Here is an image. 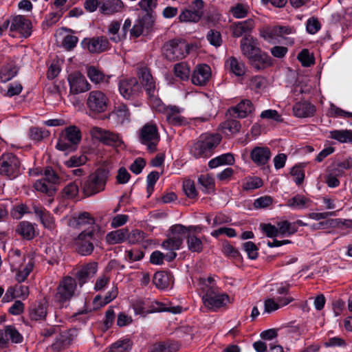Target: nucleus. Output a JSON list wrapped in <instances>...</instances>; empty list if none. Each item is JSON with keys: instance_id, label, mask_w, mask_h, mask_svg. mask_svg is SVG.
Segmentation results:
<instances>
[{"instance_id": "obj_27", "label": "nucleus", "mask_w": 352, "mask_h": 352, "mask_svg": "<svg viewBox=\"0 0 352 352\" xmlns=\"http://www.w3.org/2000/svg\"><path fill=\"white\" fill-rule=\"evenodd\" d=\"M254 111V105L248 99L242 100L235 107H230L228 112L230 114H237V118H245Z\"/></svg>"}, {"instance_id": "obj_40", "label": "nucleus", "mask_w": 352, "mask_h": 352, "mask_svg": "<svg viewBox=\"0 0 352 352\" xmlns=\"http://www.w3.org/2000/svg\"><path fill=\"white\" fill-rule=\"evenodd\" d=\"M290 285L286 283H276L271 285L270 292V296L274 298L282 297H290L289 293Z\"/></svg>"}, {"instance_id": "obj_37", "label": "nucleus", "mask_w": 352, "mask_h": 352, "mask_svg": "<svg viewBox=\"0 0 352 352\" xmlns=\"http://www.w3.org/2000/svg\"><path fill=\"white\" fill-rule=\"evenodd\" d=\"M226 67L236 76H242L245 73V67L242 61L235 57H230L226 62Z\"/></svg>"}, {"instance_id": "obj_2", "label": "nucleus", "mask_w": 352, "mask_h": 352, "mask_svg": "<svg viewBox=\"0 0 352 352\" xmlns=\"http://www.w3.org/2000/svg\"><path fill=\"white\" fill-rule=\"evenodd\" d=\"M109 177V171L106 168H98L80 182V189L83 195L91 197L105 189Z\"/></svg>"}, {"instance_id": "obj_25", "label": "nucleus", "mask_w": 352, "mask_h": 352, "mask_svg": "<svg viewBox=\"0 0 352 352\" xmlns=\"http://www.w3.org/2000/svg\"><path fill=\"white\" fill-rule=\"evenodd\" d=\"M32 208L34 213L39 218L41 223L45 228L51 230L54 229V219L44 207L33 204Z\"/></svg>"}, {"instance_id": "obj_6", "label": "nucleus", "mask_w": 352, "mask_h": 352, "mask_svg": "<svg viewBox=\"0 0 352 352\" xmlns=\"http://www.w3.org/2000/svg\"><path fill=\"white\" fill-rule=\"evenodd\" d=\"M21 174V162L16 155L4 153L0 157V175L12 179Z\"/></svg>"}, {"instance_id": "obj_62", "label": "nucleus", "mask_w": 352, "mask_h": 352, "mask_svg": "<svg viewBox=\"0 0 352 352\" xmlns=\"http://www.w3.org/2000/svg\"><path fill=\"white\" fill-rule=\"evenodd\" d=\"M261 118L263 119L272 120L276 122H283V119L276 110L267 109L262 111Z\"/></svg>"}, {"instance_id": "obj_26", "label": "nucleus", "mask_w": 352, "mask_h": 352, "mask_svg": "<svg viewBox=\"0 0 352 352\" xmlns=\"http://www.w3.org/2000/svg\"><path fill=\"white\" fill-rule=\"evenodd\" d=\"M271 151L266 146H256L250 153V158L257 166L265 165L271 157Z\"/></svg>"}, {"instance_id": "obj_13", "label": "nucleus", "mask_w": 352, "mask_h": 352, "mask_svg": "<svg viewBox=\"0 0 352 352\" xmlns=\"http://www.w3.org/2000/svg\"><path fill=\"white\" fill-rule=\"evenodd\" d=\"M89 133L93 138L107 146H119L122 143L118 134L98 126H92Z\"/></svg>"}, {"instance_id": "obj_58", "label": "nucleus", "mask_w": 352, "mask_h": 352, "mask_svg": "<svg viewBox=\"0 0 352 352\" xmlns=\"http://www.w3.org/2000/svg\"><path fill=\"white\" fill-rule=\"evenodd\" d=\"M298 60L301 63L304 67H309L314 64V59L313 56L309 53L307 49L302 50L298 55Z\"/></svg>"}, {"instance_id": "obj_20", "label": "nucleus", "mask_w": 352, "mask_h": 352, "mask_svg": "<svg viewBox=\"0 0 352 352\" xmlns=\"http://www.w3.org/2000/svg\"><path fill=\"white\" fill-rule=\"evenodd\" d=\"M81 44L84 48H87L92 54H100L109 48V42L104 36L86 38Z\"/></svg>"}, {"instance_id": "obj_33", "label": "nucleus", "mask_w": 352, "mask_h": 352, "mask_svg": "<svg viewBox=\"0 0 352 352\" xmlns=\"http://www.w3.org/2000/svg\"><path fill=\"white\" fill-rule=\"evenodd\" d=\"M254 25V21L252 19L234 23L231 25L232 35L234 37H240L245 34H248L252 31Z\"/></svg>"}, {"instance_id": "obj_4", "label": "nucleus", "mask_w": 352, "mask_h": 352, "mask_svg": "<svg viewBox=\"0 0 352 352\" xmlns=\"http://www.w3.org/2000/svg\"><path fill=\"white\" fill-rule=\"evenodd\" d=\"M80 140V129L76 126H69L59 135L56 148L59 151L70 153L76 151Z\"/></svg>"}, {"instance_id": "obj_44", "label": "nucleus", "mask_w": 352, "mask_h": 352, "mask_svg": "<svg viewBox=\"0 0 352 352\" xmlns=\"http://www.w3.org/2000/svg\"><path fill=\"white\" fill-rule=\"evenodd\" d=\"M330 138L341 143L352 144V130H334L330 131Z\"/></svg>"}, {"instance_id": "obj_11", "label": "nucleus", "mask_w": 352, "mask_h": 352, "mask_svg": "<svg viewBox=\"0 0 352 352\" xmlns=\"http://www.w3.org/2000/svg\"><path fill=\"white\" fill-rule=\"evenodd\" d=\"M296 30L294 27L285 25H274L267 27L261 32V36L265 40L270 41L277 37L282 38L286 41L287 44L294 43V38L287 36L294 34Z\"/></svg>"}, {"instance_id": "obj_30", "label": "nucleus", "mask_w": 352, "mask_h": 352, "mask_svg": "<svg viewBox=\"0 0 352 352\" xmlns=\"http://www.w3.org/2000/svg\"><path fill=\"white\" fill-rule=\"evenodd\" d=\"M153 23L154 20L152 14H144L136 21L131 30V34L136 38L140 36L143 33L144 30H148Z\"/></svg>"}, {"instance_id": "obj_16", "label": "nucleus", "mask_w": 352, "mask_h": 352, "mask_svg": "<svg viewBox=\"0 0 352 352\" xmlns=\"http://www.w3.org/2000/svg\"><path fill=\"white\" fill-rule=\"evenodd\" d=\"M94 229L83 230L79 234L76 240V250L82 256H87L90 255L93 252L94 249Z\"/></svg>"}, {"instance_id": "obj_51", "label": "nucleus", "mask_w": 352, "mask_h": 352, "mask_svg": "<svg viewBox=\"0 0 352 352\" xmlns=\"http://www.w3.org/2000/svg\"><path fill=\"white\" fill-rule=\"evenodd\" d=\"M309 202L310 200L309 199L302 195H297L289 199L287 205L296 209H304L308 207V203Z\"/></svg>"}, {"instance_id": "obj_9", "label": "nucleus", "mask_w": 352, "mask_h": 352, "mask_svg": "<svg viewBox=\"0 0 352 352\" xmlns=\"http://www.w3.org/2000/svg\"><path fill=\"white\" fill-rule=\"evenodd\" d=\"M186 236V227L182 224L172 226L167 234V239L162 243V247L167 250H177Z\"/></svg>"}, {"instance_id": "obj_23", "label": "nucleus", "mask_w": 352, "mask_h": 352, "mask_svg": "<svg viewBox=\"0 0 352 352\" xmlns=\"http://www.w3.org/2000/svg\"><path fill=\"white\" fill-rule=\"evenodd\" d=\"M97 270L98 264L96 262L89 263L82 265L75 274L79 285L82 287L91 278L96 274Z\"/></svg>"}, {"instance_id": "obj_61", "label": "nucleus", "mask_w": 352, "mask_h": 352, "mask_svg": "<svg viewBox=\"0 0 352 352\" xmlns=\"http://www.w3.org/2000/svg\"><path fill=\"white\" fill-rule=\"evenodd\" d=\"M243 248L247 253L249 258L254 260L258 257V248L252 241H248L243 244Z\"/></svg>"}, {"instance_id": "obj_34", "label": "nucleus", "mask_w": 352, "mask_h": 352, "mask_svg": "<svg viewBox=\"0 0 352 352\" xmlns=\"http://www.w3.org/2000/svg\"><path fill=\"white\" fill-rule=\"evenodd\" d=\"M181 109L176 106H168L165 109L167 121L173 125L179 126L186 122L185 118L180 115Z\"/></svg>"}, {"instance_id": "obj_49", "label": "nucleus", "mask_w": 352, "mask_h": 352, "mask_svg": "<svg viewBox=\"0 0 352 352\" xmlns=\"http://www.w3.org/2000/svg\"><path fill=\"white\" fill-rule=\"evenodd\" d=\"M132 343L129 340H119L112 344L106 352H130Z\"/></svg>"}, {"instance_id": "obj_50", "label": "nucleus", "mask_w": 352, "mask_h": 352, "mask_svg": "<svg viewBox=\"0 0 352 352\" xmlns=\"http://www.w3.org/2000/svg\"><path fill=\"white\" fill-rule=\"evenodd\" d=\"M188 248L192 252H201L203 250V243L199 238L193 234L188 233L187 236Z\"/></svg>"}, {"instance_id": "obj_41", "label": "nucleus", "mask_w": 352, "mask_h": 352, "mask_svg": "<svg viewBox=\"0 0 352 352\" xmlns=\"http://www.w3.org/2000/svg\"><path fill=\"white\" fill-rule=\"evenodd\" d=\"M234 162V158L231 153H225L216 157L208 162V166L210 168H214L221 165H232Z\"/></svg>"}, {"instance_id": "obj_3", "label": "nucleus", "mask_w": 352, "mask_h": 352, "mask_svg": "<svg viewBox=\"0 0 352 352\" xmlns=\"http://www.w3.org/2000/svg\"><path fill=\"white\" fill-rule=\"evenodd\" d=\"M221 140V138L218 134H202L190 146V153L196 159H207L212 155Z\"/></svg>"}, {"instance_id": "obj_43", "label": "nucleus", "mask_w": 352, "mask_h": 352, "mask_svg": "<svg viewBox=\"0 0 352 352\" xmlns=\"http://www.w3.org/2000/svg\"><path fill=\"white\" fill-rule=\"evenodd\" d=\"M128 236V230L120 229L107 234L106 239L109 244L120 243L125 241Z\"/></svg>"}, {"instance_id": "obj_46", "label": "nucleus", "mask_w": 352, "mask_h": 352, "mask_svg": "<svg viewBox=\"0 0 352 352\" xmlns=\"http://www.w3.org/2000/svg\"><path fill=\"white\" fill-rule=\"evenodd\" d=\"M113 113L116 116L117 122L124 124L130 120L131 113L126 105L121 104L115 107Z\"/></svg>"}, {"instance_id": "obj_52", "label": "nucleus", "mask_w": 352, "mask_h": 352, "mask_svg": "<svg viewBox=\"0 0 352 352\" xmlns=\"http://www.w3.org/2000/svg\"><path fill=\"white\" fill-rule=\"evenodd\" d=\"M34 187L36 190L45 193L49 197L52 196L55 192L54 186L52 184H50L47 183L43 178L36 180L34 184Z\"/></svg>"}, {"instance_id": "obj_8", "label": "nucleus", "mask_w": 352, "mask_h": 352, "mask_svg": "<svg viewBox=\"0 0 352 352\" xmlns=\"http://www.w3.org/2000/svg\"><path fill=\"white\" fill-rule=\"evenodd\" d=\"M163 54L170 61H175L184 58L189 53L187 43L180 39H173L164 43Z\"/></svg>"}, {"instance_id": "obj_53", "label": "nucleus", "mask_w": 352, "mask_h": 352, "mask_svg": "<svg viewBox=\"0 0 352 352\" xmlns=\"http://www.w3.org/2000/svg\"><path fill=\"white\" fill-rule=\"evenodd\" d=\"M151 307L152 309L150 310V313L167 311L173 314H179L182 310L180 306L167 307L164 303L160 302H154Z\"/></svg>"}, {"instance_id": "obj_32", "label": "nucleus", "mask_w": 352, "mask_h": 352, "mask_svg": "<svg viewBox=\"0 0 352 352\" xmlns=\"http://www.w3.org/2000/svg\"><path fill=\"white\" fill-rule=\"evenodd\" d=\"M292 297H282L278 298H267L264 302L265 311L270 313L272 311L278 309L280 307L286 306L292 301H294Z\"/></svg>"}, {"instance_id": "obj_10", "label": "nucleus", "mask_w": 352, "mask_h": 352, "mask_svg": "<svg viewBox=\"0 0 352 352\" xmlns=\"http://www.w3.org/2000/svg\"><path fill=\"white\" fill-rule=\"evenodd\" d=\"M138 74L141 80V83L144 87L151 105L154 107H159L160 106L161 100L157 95V91L156 89L155 82L149 69L146 67L141 68Z\"/></svg>"}, {"instance_id": "obj_63", "label": "nucleus", "mask_w": 352, "mask_h": 352, "mask_svg": "<svg viewBox=\"0 0 352 352\" xmlns=\"http://www.w3.org/2000/svg\"><path fill=\"white\" fill-rule=\"evenodd\" d=\"M157 5V0H140L138 3L140 8L146 12L145 14H151Z\"/></svg>"}, {"instance_id": "obj_38", "label": "nucleus", "mask_w": 352, "mask_h": 352, "mask_svg": "<svg viewBox=\"0 0 352 352\" xmlns=\"http://www.w3.org/2000/svg\"><path fill=\"white\" fill-rule=\"evenodd\" d=\"M31 320H43L47 316V305L41 302L33 304L29 309Z\"/></svg>"}, {"instance_id": "obj_17", "label": "nucleus", "mask_w": 352, "mask_h": 352, "mask_svg": "<svg viewBox=\"0 0 352 352\" xmlns=\"http://www.w3.org/2000/svg\"><path fill=\"white\" fill-rule=\"evenodd\" d=\"M23 340V336L12 325H8L0 329V349L8 348L10 342L19 344L21 343Z\"/></svg>"}, {"instance_id": "obj_18", "label": "nucleus", "mask_w": 352, "mask_h": 352, "mask_svg": "<svg viewBox=\"0 0 352 352\" xmlns=\"http://www.w3.org/2000/svg\"><path fill=\"white\" fill-rule=\"evenodd\" d=\"M67 80L69 84L70 92L78 94L91 89L90 84L80 72H74L68 75Z\"/></svg>"}, {"instance_id": "obj_1", "label": "nucleus", "mask_w": 352, "mask_h": 352, "mask_svg": "<svg viewBox=\"0 0 352 352\" xmlns=\"http://www.w3.org/2000/svg\"><path fill=\"white\" fill-rule=\"evenodd\" d=\"M199 286L203 293V303L208 309L215 311L230 302L229 296L221 292L212 277L199 278Z\"/></svg>"}, {"instance_id": "obj_7", "label": "nucleus", "mask_w": 352, "mask_h": 352, "mask_svg": "<svg viewBox=\"0 0 352 352\" xmlns=\"http://www.w3.org/2000/svg\"><path fill=\"white\" fill-rule=\"evenodd\" d=\"M139 140L146 146L149 153H153L157 151V146L160 140L157 126L152 123L144 124L140 130Z\"/></svg>"}, {"instance_id": "obj_42", "label": "nucleus", "mask_w": 352, "mask_h": 352, "mask_svg": "<svg viewBox=\"0 0 352 352\" xmlns=\"http://www.w3.org/2000/svg\"><path fill=\"white\" fill-rule=\"evenodd\" d=\"M18 72V68L14 63H8L3 65L0 72V79L6 82L14 78Z\"/></svg>"}, {"instance_id": "obj_55", "label": "nucleus", "mask_w": 352, "mask_h": 352, "mask_svg": "<svg viewBox=\"0 0 352 352\" xmlns=\"http://www.w3.org/2000/svg\"><path fill=\"white\" fill-rule=\"evenodd\" d=\"M249 11V7L243 3H237L236 6L230 8V12L236 19H241L247 16Z\"/></svg>"}, {"instance_id": "obj_12", "label": "nucleus", "mask_w": 352, "mask_h": 352, "mask_svg": "<svg viewBox=\"0 0 352 352\" xmlns=\"http://www.w3.org/2000/svg\"><path fill=\"white\" fill-rule=\"evenodd\" d=\"M86 104L91 113L98 114L107 110L109 99L102 91L94 90L89 92Z\"/></svg>"}, {"instance_id": "obj_59", "label": "nucleus", "mask_w": 352, "mask_h": 352, "mask_svg": "<svg viewBox=\"0 0 352 352\" xmlns=\"http://www.w3.org/2000/svg\"><path fill=\"white\" fill-rule=\"evenodd\" d=\"M43 179L50 184L54 186L55 184L60 183V178L58 175L51 167H47L43 173Z\"/></svg>"}, {"instance_id": "obj_60", "label": "nucleus", "mask_w": 352, "mask_h": 352, "mask_svg": "<svg viewBox=\"0 0 352 352\" xmlns=\"http://www.w3.org/2000/svg\"><path fill=\"white\" fill-rule=\"evenodd\" d=\"M79 192L78 184L76 181L68 184L63 189L65 197L72 199L77 196Z\"/></svg>"}, {"instance_id": "obj_15", "label": "nucleus", "mask_w": 352, "mask_h": 352, "mask_svg": "<svg viewBox=\"0 0 352 352\" xmlns=\"http://www.w3.org/2000/svg\"><path fill=\"white\" fill-rule=\"evenodd\" d=\"M204 1L195 0L188 8L182 10L179 16L181 22H198L204 14Z\"/></svg>"}, {"instance_id": "obj_29", "label": "nucleus", "mask_w": 352, "mask_h": 352, "mask_svg": "<svg viewBox=\"0 0 352 352\" xmlns=\"http://www.w3.org/2000/svg\"><path fill=\"white\" fill-rule=\"evenodd\" d=\"M250 65L256 70L263 69L272 65L270 56L260 50V52L254 54L248 58Z\"/></svg>"}, {"instance_id": "obj_21", "label": "nucleus", "mask_w": 352, "mask_h": 352, "mask_svg": "<svg viewBox=\"0 0 352 352\" xmlns=\"http://www.w3.org/2000/svg\"><path fill=\"white\" fill-rule=\"evenodd\" d=\"M240 48L243 55L247 58L254 54L260 52L261 48L258 40L251 35H245L240 42Z\"/></svg>"}, {"instance_id": "obj_35", "label": "nucleus", "mask_w": 352, "mask_h": 352, "mask_svg": "<svg viewBox=\"0 0 352 352\" xmlns=\"http://www.w3.org/2000/svg\"><path fill=\"white\" fill-rule=\"evenodd\" d=\"M16 232L23 239L31 240L36 236L35 224L29 221H21L16 228Z\"/></svg>"}, {"instance_id": "obj_39", "label": "nucleus", "mask_w": 352, "mask_h": 352, "mask_svg": "<svg viewBox=\"0 0 352 352\" xmlns=\"http://www.w3.org/2000/svg\"><path fill=\"white\" fill-rule=\"evenodd\" d=\"M73 338L69 331L60 333L56 341L52 344L53 349L60 351L70 345Z\"/></svg>"}, {"instance_id": "obj_64", "label": "nucleus", "mask_w": 352, "mask_h": 352, "mask_svg": "<svg viewBox=\"0 0 352 352\" xmlns=\"http://www.w3.org/2000/svg\"><path fill=\"white\" fill-rule=\"evenodd\" d=\"M207 39L209 43L216 47H219L221 45L222 39L219 32L210 30L207 34Z\"/></svg>"}, {"instance_id": "obj_54", "label": "nucleus", "mask_w": 352, "mask_h": 352, "mask_svg": "<svg viewBox=\"0 0 352 352\" xmlns=\"http://www.w3.org/2000/svg\"><path fill=\"white\" fill-rule=\"evenodd\" d=\"M174 72L177 77L182 80H187L190 76V68L185 63H177L174 67Z\"/></svg>"}, {"instance_id": "obj_45", "label": "nucleus", "mask_w": 352, "mask_h": 352, "mask_svg": "<svg viewBox=\"0 0 352 352\" xmlns=\"http://www.w3.org/2000/svg\"><path fill=\"white\" fill-rule=\"evenodd\" d=\"M153 283L158 289H166L170 283V275L165 272H157L154 274Z\"/></svg>"}, {"instance_id": "obj_56", "label": "nucleus", "mask_w": 352, "mask_h": 352, "mask_svg": "<svg viewBox=\"0 0 352 352\" xmlns=\"http://www.w3.org/2000/svg\"><path fill=\"white\" fill-rule=\"evenodd\" d=\"M34 263L30 260L22 269H20L16 274V280L19 283L23 282L34 268Z\"/></svg>"}, {"instance_id": "obj_19", "label": "nucleus", "mask_w": 352, "mask_h": 352, "mask_svg": "<svg viewBox=\"0 0 352 352\" xmlns=\"http://www.w3.org/2000/svg\"><path fill=\"white\" fill-rule=\"evenodd\" d=\"M140 85L135 78H124L120 80L119 91L125 99H131L138 95Z\"/></svg>"}, {"instance_id": "obj_24", "label": "nucleus", "mask_w": 352, "mask_h": 352, "mask_svg": "<svg viewBox=\"0 0 352 352\" xmlns=\"http://www.w3.org/2000/svg\"><path fill=\"white\" fill-rule=\"evenodd\" d=\"M94 219L91 217L90 213L87 212H83L78 214V215L73 216L69 220L68 223L70 227L76 229H82L83 228H85L86 226H91V229H94L93 226L94 225ZM88 230H89V228Z\"/></svg>"}, {"instance_id": "obj_5", "label": "nucleus", "mask_w": 352, "mask_h": 352, "mask_svg": "<svg viewBox=\"0 0 352 352\" xmlns=\"http://www.w3.org/2000/svg\"><path fill=\"white\" fill-rule=\"evenodd\" d=\"M76 280L71 276H65L60 282L54 296L55 302L60 307L67 305L75 294Z\"/></svg>"}, {"instance_id": "obj_31", "label": "nucleus", "mask_w": 352, "mask_h": 352, "mask_svg": "<svg viewBox=\"0 0 352 352\" xmlns=\"http://www.w3.org/2000/svg\"><path fill=\"white\" fill-rule=\"evenodd\" d=\"M316 107L306 101L296 102L293 106V113L297 118H309L314 115Z\"/></svg>"}, {"instance_id": "obj_14", "label": "nucleus", "mask_w": 352, "mask_h": 352, "mask_svg": "<svg viewBox=\"0 0 352 352\" xmlns=\"http://www.w3.org/2000/svg\"><path fill=\"white\" fill-rule=\"evenodd\" d=\"M10 35L12 37L27 38L32 33V23L29 19L23 16L18 15L12 18L10 26Z\"/></svg>"}, {"instance_id": "obj_47", "label": "nucleus", "mask_w": 352, "mask_h": 352, "mask_svg": "<svg viewBox=\"0 0 352 352\" xmlns=\"http://www.w3.org/2000/svg\"><path fill=\"white\" fill-rule=\"evenodd\" d=\"M277 229L278 234L292 235L298 231V228L295 226V223H291L288 221H281L277 223Z\"/></svg>"}, {"instance_id": "obj_57", "label": "nucleus", "mask_w": 352, "mask_h": 352, "mask_svg": "<svg viewBox=\"0 0 352 352\" xmlns=\"http://www.w3.org/2000/svg\"><path fill=\"white\" fill-rule=\"evenodd\" d=\"M263 185V181L257 177H249L243 183V188L245 190H252L260 188Z\"/></svg>"}, {"instance_id": "obj_48", "label": "nucleus", "mask_w": 352, "mask_h": 352, "mask_svg": "<svg viewBox=\"0 0 352 352\" xmlns=\"http://www.w3.org/2000/svg\"><path fill=\"white\" fill-rule=\"evenodd\" d=\"M241 125L240 122L235 119H228L221 124L223 132L227 135H232L239 132Z\"/></svg>"}, {"instance_id": "obj_28", "label": "nucleus", "mask_w": 352, "mask_h": 352, "mask_svg": "<svg viewBox=\"0 0 352 352\" xmlns=\"http://www.w3.org/2000/svg\"><path fill=\"white\" fill-rule=\"evenodd\" d=\"M124 3L122 0H100V12L104 15H113L122 12Z\"/></svg>"}, {"instance_id": "obj_36", "label": "nucleus", "mask_w": 352, "mask_h": 352, "mask_svg": "<svg viewBox=\"0 0 352 352\" xmlns=\"http://www.w3.org/2000/svg\"><path fill=\"white\" fill-rule=\"evenodd\" d=\"M87 74L90 80L96 85L102 82H107L110 78L109 76L104 74L102 71L94 66H89L87 67Z\"/></svg>"}, {"instance_id": "obj_22", "label": "nucleus", "mask_w": 352, "mask_h": 352, "mask_svg": "<svg viewBox=\"0 0 352 352\" xmlns=\"http://www.w3.org/2000/svg\"><path fill=\"white\" fill-rule=\"evenodd\" d=\"M210 74V67L208 65H199L192 74L191 81L195 85L204 86L209 80Z\"/></svg>"}]
</instances>
